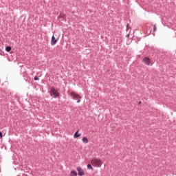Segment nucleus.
Listing matches in <instances>:
<instances>
[{
    "instance_id": "f257e3e1",
    "label": "nucleus",
    "mask_w": 176,
    "mask_h": 176,
    "mask_svg": "<svg viewBox=\"0 0 176 176\" xmlns=\"http://www.w3.org/2000/svg\"><path fill=\"white\" fill-rule=\"evenodd\" d=\"M91 164L93 167L100 168L102 166V161L100 159L94 157L91 160Z\"/></svg>"
},
{
    "instance_id": "f03ea898",
    "label": "nucleus",
    "mask_w": 176,
    "mask_h": 176,
    "mask_svg": "<svg viewBox=\"0 0 176 176\" xmlns=\"http://www.w3.org/2000/svg\"><path fill=\"white\" fill-rule=\"evenodd\" d=\"M70 96L73 100H77V102H80V98H82V96L78 94L76 92L72 91L70 94Z\"/></svg>"
},
{
    "instance_id": "7ed1b4c3",
    "label": "nucleus",
    "mask_w": 176,
    "mask_h": 176,
    "mask_svg": "<svg viewBox=\"0 0 176 176\" xmlns=\"http://www.w3.org/2000/svg\"><path fill=\"white\" fill-rule=\"evenodd\" d=\"M50 96L54 97V98H56L60 96V94L58 93V91L54 87H52L51 90L50 91Z\"/></svg>"
},
{
    "instance_id": "20e7f679",
    "label": "nucleus",
    "mask_w": 176,
    "mask_h": 176,
    "mask_svg": "<svg viewBox=\"0 0 176 176\" xmlns=\"http://www.w3.org/2000/svg\"><path fill=\"white\" fill-rule=\"evenodd\" d=\"M142 61L146 65H151V58L148 57L144 58Z\"/></svg>"
},
{
    "instance_id": "39448f33",
    "label": "nucleus",
    "mask_w": 176,
    "mask_h": 176,
    "mask_svg": "<svg viewBox=\"0 0 176 176\" xmlns=\"http://www.w3.org/2000/svg\"><path fill=\"white\" fill-rule=\"evenodd\" d=\"M77 171L78 172V175L82 176L85 175V171L80 167L77 168Z\"/></svg>"
},
{
    "instance_id": "423d86ee",
    "label": "nucleus",
    "mask_w": 176,
    "mask_h": 176,
    "mask_svg": "<svg viewBox=\"0 0 176 176\" xmlns=\"http://www.w3.org/2000/svg\"><path fill=\"white\" fill-rule=\"evenodd\" d=\"M56 43H57V39L56 38V37L54 36H52V39H51V45L52 46H54V45H56Z\"/></svg>"
},
{
    "instance_id": "0eeeda50",
    "label": "nucleus",
    "mask_w": 176,
    "mask_h": 176,
    "mask_svg": "<svg viewBox=\"0 0 176 176\" xmlns=\"http://www.w3.org/2000/svg\"><path fill=\"white\" fill-rule=\"evenodd\" d=\"M81 134L79 133V131H77L74 135V138H79L80 137Z\"/></svg>"
},
{
    "instance_id": "6e6552de",
    "label": "nucleus",
    "mask_w": 176,
    "mask_h": 176,
    "mask_svg": "<svg viewBox=\"0 0 176 176\" xmlns=\"http://www.w3.org/2000/svg\"><path fill=\"white\" fill-rule=\"evenodd\" d=\"M70 176H78V173L76 170H72L70 172Z\"/></svg>"
},
{
    "instance_id": "1a4fd4ad",
    "label": "nucleus",
    "mask_w": 176,
    "mask_h": 176,
    "mask_svg": "<svg viewBox=\"0 0 176 176\" xmlns=\"http://www.w3.org/2000/svg\"><path fill=\"white\" fill-rule=\"evenodd\" d=\"M64 17H65V14L63 12H60L58 19H64Z\"/></svg>"
},
{
    "instance_id": "9d476101",
    "label": "nucleus",
    "mask_w": 176,
    "mask_h": 176,
    "mask_svg": "<svg viewBox=\"0 0 176 176\" xmlns=\"http://www.w3.org/2000/svg\"><path fill=\"white\" fill-rule=\"evenodd\" d=\"M82 142H84V144H87L89 142V140L87 139V138H83Z\"/></svg>"
},
{
    "instance_id": "9b49d317",
    "label": "nucleus",
    "mask_w": 176,
    "mask_h": 176,
    "mask_svg": "<svg viewBox=\"0 0 176 176\" xmlns=\"http://www.w3.org/2000/svg\"><path fill=\"white\" fill-rule=\"evenodd\" d=\"M6 52H10L12 50V47L10 46H8L6 47Z\"/></svg>"
},
{
    "instance_id": "f8f14e48",
    "label": "nucleus",
    "mask_w": 176,
    "mask_h": 176,
    "mask_svg": "<svg viewBox=\"0 0 176 176\" xmlns=\"http://www.w3.org/2000/svg\"><path fill=\"white\" fill-rule=\"evenodd\" d=\"M87 168H88V170H93V166H91V164H88L87 165Z\"/></svg>"
},
{
    "instance_id": "ddd939ff",
    "label": "nucleus",
    "mask_w": 176,
    "mask_h": 176,
    "mask_svg": "<svg viewBox=\"0 0 176 176\" xmlns=\"http://www.w3.org/2000/svg\"><path fill=\"white\" fill-rule=\"evenodd\" d=\"M130 30V25L127 24L126 25V31H129Z\"/></svg>"
},
{
    "instance_id": "4468645a",
    "label": "nucleus",
    "mask_w": 176,
    "mask_h": 176,
    "mask_svg": "<svg viewBox=\"0 0 176 176\" xmlns=\"http://www.w3.org/2000/svg\"><path fill=\"white\" fill-rule=\"evenodd\" d=\"M34 80H39V78H38V76H35L34 77Z\"/></svg>"
},
{
    "instance_id": "2eb2a0df",
    "label": "nucleus",
    "mask_w": 176,
    "mask_h": 176,
    "mask_svg": "<svg viewBox=\"0 0 176 176\" xmlns=\"http://www.w3.org/2000/svg\"><path fill=\"white\" fill-rule=\"evenodd\" d=\"M156 25H154V30H153V32H156Z\"/></svg>"
},
{
    "instance_id": "dca6fc26",
    "label": "nucleus",
    "mask_w": 176,
    "mask_h": 176,
    "mask_svg": "<svg viewBox=\"0 0 176 176\" xmlns=\"http://www.w3.org/2000/svg\"><path fill=\"white\" fill-rule=\"evenodd\" d=\"M3 135H2V132L0 131V138H2Z\"/></svg>"
},
{
    "instance_id": "f3484780",
    "label": "nucleus",
    "mask_w": 176,
    "mask_h": 176,
    "mask_svg": "<svg viewBox=\"0 0 176 176\" xmlns=\"http://www.w3.org/2000/svg\"><path fill=\"white\" fill-rule=\"evenodd\" d=\"M138 104H139V105L141 104V101H140V102H138Z\"/></svg>"
},
{
    "instance_id": "a211bd4d",
    "label": "nucleus",
    "mask_w": 176,
    "mask_h": 176,
    "mask_svg": "<svg viewBox=\"0 0 176 176\" xmlns=\"http://www.w3.org/2000/svg\"><path fill=\"white\" fill-rule=\"evenodd\" d=\"M129 36H130V34H128V35H127V37L129 38Z\"/></svg>"
}]
</instances>
